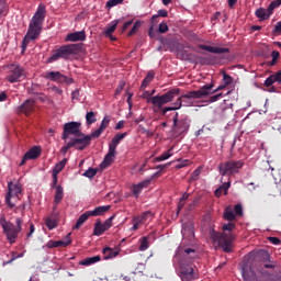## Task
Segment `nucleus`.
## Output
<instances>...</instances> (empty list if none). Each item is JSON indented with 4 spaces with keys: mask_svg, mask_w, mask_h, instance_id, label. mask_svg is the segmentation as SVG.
Masks as SVG:
<instances>
[{
    "mask_svg": "<svg viewBox=\"0 0 281 281\" xmlns=\"http://www.w3.org/2000/svg\"><path fill=\"white\" fill-rule=\"evenodd\" d=\"M181 93V89L179 88H172L162 95H155L153 97V93L150 91H145L142 95L147 102H150L153 104V111L154 113H159L161 111V106L165 104H168V102H172L177 95Z\"/></svg>",
    "mask_w": 281,
    "mask_h": 281,
    "instance_id": "obj_1",
    "label": "nucleus"
},
{
    "mask_svg": "<svg viewBox=\"0 0 281 281\" xmlns=\"http://www.w3.org/2000/svg\"><path fill=\"white\" fill-rule=\"evenodd\" d=\"M45 4H40L29 24V30L25 35L26 38L36 41V38L41 36V33L43 32V22L45 21Z\"/></svg>",
    "mask_w": 281,
    "mask_h": 281,
    "instance_id": "obj_2",
    "label": "nucleus"
},
{
    "mask_svg": "<svg viewBox=\"0 0 281 281\" xmlns=\"http://www.w3.org/2000/svg\"><path fill=\"white\" fill-rule=\"evenodd\" d=\"M214 89V85H205L199 90L189 91L184 94L180 95V100H182V106H194V100H201L205 98V95H210L212 90Z\"/></svg>",
    "mask_w": 281,
    "mask_h": 281,
    "instance_id": "obj_3",
    "label": "nucleus"
},
{
    "mask_svg": "<svg viewBox=\"0 0 281 281\" xmlns=\"http://www.w3.org/2000/svg\"><path fill=\"white\" fill-rule=\"evenodd\" d=\"M210 237L214 245L221 247L225 254H232V243H234V235L232 233H218L214 228L210 229Z\"/></svg>",
    "mask_w": 281,
    "mask_h": 281,
    "instance_id": "obj_4",
    "label": "nucleus"
},
{
    "mask_svg": "<svg viewBox=\"0 0 281 281\" xmlns=\"http://www.w3.org/2000/svg\"><path fill=\"white\" fill-rule=\"evenodd\" d=\"M78 52H82V44H68L60 46L55 50V53L49 57V63H55V60H68L69 56H76Z\"/></svg>",
    "mask_w": 281,
    "mask_h": 281,
    "instance_id": "obj_5",
    "label": "nucleus"
},
{
    "mask_svg": "<svg viewBox=\"0 0 281 281\" xmlns=\"http://www.w3.org/2000/svg\"><path fill=\"white\" fill-rule=\"evenodd\" d=\"M127 135H128V133H126V132L117 133L112 138L111 143L109 144V151L100 165L101 170L109 168V166H111V164H113V159H115V150H116L117 146L120 145V142H122V139H124V137H126Z\"/></svg>",
    "mask_w": 281,
    "mask_h": 281,
    "instance_id": "obj_6",
    "label": "nucleus"
},
{
    "mask_svg": "<svg viewBox=\"0 0 281 281\" xmlns=\"http://www.w3.org/2000/svg\"><path fill=\"white\" fill-rule=\"evenodd\" d=\"M244 166L245 162L243 160H229L226 162H221L218 165L220 175H222V177L237 175V172H239Z\"/></svg>",
    "mask_w": 281,
    "mask_h": 281,
    "instance_id": "obj_7",
    "label": "nucleus"
},
{
    "mask_svg": "<svg viewBox=\"0 0 281 281\" xmlns=\"http://www.w3.org/2000/svg\"><path fill=\"white\" fill-rule=\"evenodd\" d=\"M0 225L3 229V234L7 236V240H9L11 245L16 243V238L21 231H19L12 222L5 221V218H0Z\"/></svg>",
    "mask_w": 281,
    "mask_h": 281,
    "instance_id": "obj_8",
    "label": "nucleus"
},
{
    "mask_svg": "<svg viewBox=\"0 0 281 281\" xmlns=\"http://www.w3.org/2000/svg\"><path fill=\"white\" fill-rule=\"evenodd\" d=\"M91 139H98L95 136L86 135L85 133H79L75 137L70 139V143L72 144V148H76L77 150H85L87 146H91Z\"/></svg>",
    "mask_w": 281,
    "mask_h": 281,
    "instance_id": "obj_9",
    "label": "nucleus"
},
{
    "mask_svg": "<svg viewBox=\"0 0 281 281\" xmlns=\"http://www.w3.org/2000/svg\"><path fill=\"white\" fill-rule=\"evenodd\" d=\"M7 80L8 82H11V85L25 80V68L21 67L20 65L11 64Z\"/></svg>",
    "mask_w": 281,
    "mask_h": 281,
    "instance_id": "obj_10",
    "label": "nucleus"
},
{
    "mask_svg": "<svg viewBox=\"0 0 281 281\" xmlns=\"http://www.w3.org/2000/svg\"><path fill=\"white\" fill-rule=\"evenodd\" d=\"M21 183H13V182H8V192L5 195V203L10 210L14 207V203L12 202V198L16 196L19 199V195L21 194Z\"/></svg>",
    "mask_w": 281,
    "mask_h": 281,
    "instance_id": "obj_11",
    "label": "nucleus"
},
{
    "mask_svg": "<svg viewBox=\"0 0 281 281\" xmlns=\"http://www.w3.org/2000/svg\"><path fill=\"white\" fill-rule=\"evenodd\" d=\"M46 80L59 82L60 85H74V79L63 75L60 71H49L45 74Z\"/></svg>",
    "mask_w": 281,
    "mask_h": 281,
    "instance_id": "obj_12",
    "label": "nucleus"
},
{
    "mask_svg": "<svg viewBox=\"0 0 281 281\" xmlns=\"http://www.w3.org/2000/svg\"><path fill=\"white\" fill-rule=\"evenodd\" d=\"M80 126H81V124L79 122L66 123L64 125V132H63L61 139L67 140V139H69V135H74V137H76V135H79V133H82L80 131Z\"/></svg>",
    "mask_w": 281,
    "mask_h": 281,
    "instance_id": "obj_13",
    "label": "nucleus"
},
{
    "mask_svg": "<svg viewBox=\"0 0 281 281\" xmlns=\"http://www.w3.org/2000/svg\"><path fill=\"white\" fill-rule=\"evenodd\" d=\"M188 131H190V119H180V121L173 123V133L177 136L183 135V133H188Z\"/></svg>",
    "mask_w": 281,
    "mask_h": 281,
    "instance_id": "obj_14",
    "label": "nucleus"
},
{
    "mask_svg": "<svg viewBox=\"0 0 281 281\" xmlns=\"http://www.w3.org/2000/svg\"><path fill=\"white\" fill-rule=\"evenodd\" d=\"M180 278L183 281L194 280V268L190 265H186L183 262L180 263Z\"/></svg>",
    "mask_w": 281,
    "mask_h": 281,
    "instance_id": "obj_15",
    "label": "nucleus"
},
{
    "mask_svg": "<svg viewBox=\"0 0 281 281\" xmlns=\"http://www.w3.org/2000/svg\"><path fill=\"white\" fill-rule=\"evenodd\" d=\"M34 99H27L22 105L18 108V113H24V115H30L34 113Z\"/></svg>",
    "mask_w": 281,
    "mask_h": 281,
    "instance_id": "obj_16",
    "label": "nucleus"
},
{
    "mask_svg": "<svg viewBox=\"0 0 281 281\" xmlns=\"http://www.w3.org/2000/svg\"><path fill=\"white\" fill-rule=\"evenodd\" d=\"M66 41L68 43H78V42L87 41V33L85 31H77V32L70 33L66 36Z\"/></svg>",
    "mask_w": 281,
    "mask_h": 281,
    "instance_id": "obj_17",
    "label": "nucleus"
},
{
    "mask_svg": "<svg viewBox=\"0 0 281 281\" xmlns=\"http://www.w3.org/2000/svg\"><path fill=\"white\" fill-rule=\"evenodd\" d=\"M150 181L151 179H146L137 184H134L132 187L133 196H135V199H139V194H142V190H144V188H148L150 186Z\"/></svg>",
    "mask_w": 281,
    "mask_h": 281,
    "instance_id": "obj_18",
    "label": "nucleus"
},
{
    "mask_svg": "<svg viewBox=\"0 0 281 281\" xmlns=\"http://www.w3.org/2000/svg\"><path fill=\"white\" fill-rule=\"evenodd\" d=\"M198 47L199 49H204V52H210L211 54H229V48L225 47H214L205 44H200Z\"/></svg>",
    "mask_w": 281,
    "mask_h": 281,
    "instance_id": "obj_19",
    "label": "nucleus"
},
{
    "mask_svg": "<svg viewBox=\"0 0 281 281\" xmlns=\"http://www.w3.org/2000/svg\"><path fill=\"white\" fill-rule=\"evenodd\" d=\"M267 269H276V265L265 263L263 267L258 268L257 271H258V273H260V276H262V278H268L270 281L276 280V279H273V273H271Z\"/></svg>",
    "mask_w": 281,
    "mask_h": 281,
    "instance_id": "obj_20",
    "label": "nucleus"
},
{
    "mask_svg": "<svg viewBox=\"0 0 281 281\" xmlns=\"http://www.w3.org/2000/svg\"><path fill=\"white\" fill-rule=\"evenodd\" d=\"M110 123H111V116L105 115L103 117L99 128L95 130L94 132H92V137H95L98 139V137H100V135H102V133H104V130H106L109 127Z\"/></svg>",
    "mask_w": 281,
    "mask_h": 281,
    "instance_id": "obj_21",
    "label": "nucleus"
},
{
    "mask_svg": "<svg viewBox=\"0 0 281 281\" xmlns=\"http://www.w3.org/2000/svg\"><path fill=\"white\" fill-rule=\"evenodd\" d=\"M241 276L244 281H262L256 274V270L250 268V272L247 270L246 267L241 268Z\"/></svg>",
    "mask_w": 281,
    "mask_h": 281,
    "instance_id": "obj_22",
    "label": "nucleus"
},
{
    "mask_svg": "<svg viewBox=\"0 0 281 281\" xmlns=\"http://www.w3.org/2000/svg\"><path fill=\"white\" fill-rule=\"evenodd\" d=\"M63 199H65V190L63 189V186L58 184V187H56V191H55L53 210H56V207L59 205V203H63Z\"/></svg>",
    "mask_w": 281,
    "mask_h": 281,
    "instance_id": "obj_23",
    "label": "nucleus"
},
{
    "mask_svg": "<svg viewBox=\"0 0 281 281\" xmlns=\"http://www.w3.org/2000/svg\"><path fill=\"white\" fill-rule=\"evenodd\" d=\"M71 233H69L65 239L57 240V241H49L48 247L56 248V247H68V245H71Z\"/></svg>",
    "mask_w": 281,
    "mask_h": 281,
    "instance_id": "obj_24",
    "label": "nucleus"
},
{
    "mask_svg": "<svg viewBox=\"0 0 281 281\" xmlns=\"http://www.w3.org/2000/svg\"><path fill=\"white\" fill-rule=\"evenodd\" d=\"M111 210V205L98 206L93 211H88L90 216H104Z\"/></svg>",
    "mask_w": 281,
    "mask_h": 281,
    "instance_id": "obj_25",
    "label": "nucleus"
},
{
    "mask_svg": "<svg viewBox=\"0 0 281 281\" xmlns=\"http://www.w3.org/2000/svg\"><path fill=\"white\" fill-rule=\"evenodd\" d=\"M255 16H257L260 21H267L271 18V14L269 13L268 9L259 8L255 11Z\"/></svg>",
    "mask_w": 281,
    "mask_h": 281,
    "instance_id": "obj_26",
    "label": "nucleus"
},
{
    "mask_svg": "<svg viewBox=\"0 0 281 281\" xmlns=\"http://www.w3.org/2000/svg\"><path fill=\"white\" fill-rule=\"evenodd\" d=\"M90 216L91 214L89 213V211H86L85 213H82L77 220V223L74 226V229H80V227H82V225H85V223L89 221Z\"/></svg>",
    "mask_w": 281,
    "mask_h": 281,
    "instance_id": "obj_27",
    "label": "nucleus"
},
{
    "mask_svg": "<svg viewBox=\"0 0 281 281\" xmlns=\"http://www.w3.org/2000/svg\"><path fill=\"white\" fill-rule=\"evenodd\" d=\"M102 254L104 256V260H111V258H116V256H120V251L114 250L111 247L103 248Z\"/></svg>",
    "mask_w": 281,
    "mask_h": 281,
    "instance_id": "obj_28",
    "label": "nucleus"
},
{
    "mask_svg": "<svg viewBox=\"0 0 281 281\" xmlns=\"http://www.w3.org/2000/svg\"><path fill=\"white\" fill-rule=\"evenodd\" d=\"M41 157V147L34 146L26 154L25 159H38Z\"/></svg>",
    "mask_w": 281,
    "mask_h": 281,
    "instance_id": "obj_29",
    "label": "nucleus"
},
{
    "mask_svg": "<svg viewBox=\"0 0 281 281\" xmlns=\"http://www.w3.org/2000/svg\"><path fill=\"white\" fill-rule=\"evenodd\" d=\"M223 218L225 221H229V222L236 221V214H235L234 207H232V205L225 207Z\"/></svg>",
    "mask_w": 281,
    "mask_h": 281,
    "instance_id": "obj_30",
    "label": "nucleus"
},
{
    "mask_svg": "<svg viewBox=\"0 0 281 281\" xmlns=\"http://www.w3.org/2000/svg\"><path fill=\"white\" fill-rule=\"evenodd\" d=\"M102 260V257L100 255L94 257H88L79 262V265H82L83 267H91V265H95V262H100Z\"/></svg>",
    "mask_w": 281,
    "mask_h": 281,
    "instance_id": "obj_31",
    "label": "nucleus"
},
{
    "mask_svg": "<svg viewBox=\"0 0 281 281\" xmlns=\"http://www.w3.org/2000/svg\"><path fill=\"white\" fill-rule=\"evenodd\" d=\"M229 188H232V182H224L218 189L215 190V196H222L223 194H227Z\"/></svg>",
    "mask_w": 281,
    "mask_h": 281,
    "instance_id": "obj_32",
    "label": "nucleus"
},
{
    "mask_svg": "<svg viewBox=\"0 0 281 281\" xmlns=\"http://www.w3.org/2000/svg\"><path fill=\"white\" fill-rule=\"evenodd\" d=\"M151 80H155V71L150 70L142 82L140 90L144 91Z\"/></svg>",
    "mask_w": 281,
    "mask_h": 281,
    "instance_id": "obj_33",
    "label": "nucleus"
},
{
    "mask_svg": "<svg viewBox=\"0 0 281 281\" xmlns=\"http://www.w3.org/2000/svg\"><path fill=\"white\" fill-rule=\"evenodd\" d=\"M67 158H64L59 162H57L53 169V175H58L59 172H63L65 169V166H67Z\"/></svg>",
    "mask_w": 281,
    "mask_h": 281,
    "instance_id": "obj_34",
    "label": "nucleus"
},
{
    "mask_svg": "<svg viewBox=\"0 0 281 281\" xmlns=\"http://www.w3.org/2000/svg\"><path fill=\"white\" fill-rule=\"evenodd\" d=\"M120 23L119 20L113 21L111 24H109V26L106 27L104 34L108 37H111V35L113 34V32H115V30H117V24Z\"/></svg>",
    "mask_w": 281,
    "mask_h": 281,
    "instance_id": "obj_35",
    "label": "nucleus"
},
{
    "mask_svg": "<svg viewBox=\"0 0 281 281\" xmlns=\"http://www.w3.org/2000/svg\"><path fill=\"white\" fill-rule=\"evenodd\" d=\"M104 226H102V223L100 221H98L95 224H94V229H93V235L94 236H102V234H104Z\"/></svg>",
    "mask_w": 281,
    "mask_h": 281,
    "instance_id": "obj_36",
    "label": "nucleus"
},
{
    "mask_svg": "<svg viewBox=\"0 0 281 281\" xmlns=\"http://www.w3.org/2000/svg\"><path fill=\"white\" fill-rule=\"evenodd\" d=\"M148 218H153V212L150 211H146L142 215L137 216L136 221H138V223H146Z\"/></svg>",
    "mask_w": 281,
    "mask_h": 281,
    "instance_id": "obj_37",
    "label": "nucleus"
},
{
    "mask_svg": "<svg viewBox=\"0 0 281 281\" xmlns=\"http://www.w3.org/2000/svg\"><path fill=\"white\" fill-rule=\"evenodd\" d=\"M159 16L166 19V16H168V11L166 9L158 10V14L151 16V23H157V19H159Z\"/></svg>",
    "mask_w": 281,
    "mask_h": 281,
    "instance_id": "obj_38",
    "label": "nucleus"
},
{
    "mask_svg": "<svg viewBox=\"0 0 281 281\" xmlns=\"http://www.w3.org/2000/svg\"><path fill=\"white\" fill-rule=\"evenodd\" d=\"M86 122H87L88 126H91V124H95V122H97L95 112H88L86 114Z\"/></svg>",
    "mask_w": 281,
    "mask_h": 281,
    "instance_id": "obj_39",
    "label": "nucleus"
},
{
    "mask_svg": "<svg viewBox=\"0 0 281 281\" xmlns=\"http://www.w3.org/2000/svg\"><path fill=\"white\" fill-rule=\"evenodd\" d=\"M172 165V162H167V164H165V165H158L157 167H156V170H158L156 173H154L153 176H151V178H149V179H155V177H159V172H161L162 170H166V168H168L169 166H171Z\"/></svg>",
    "mask_w": 281,
    "mask_h": 281,
    "instance_id": "obj_40",
    "label": "nucleus"
},
{
    "mask_svg": "<svg viewBox=\"0 0 281 281\" xmlns=\"http://www.w3.org/2000/svg\"><path fill=\"white\" fill-rule=\"evenodd\" d=\"M8 15V2L5 0H0V16Z\"/></svg>",
    "mask_w": 281,
    "mask_h": 281,
    "instance_id": "obj_41",
    "label": "nucleus"
},
{
    "mask_svg": "<svg viewBox=\"0 0 281 281\" xmlns=\"http://www.w3.org/2000/svg\"><path fill=\"white\" fill-rule=\"evenodd\" d=\"M171 153L172 149L162 153L160 156L155 158V161H166V159H170V156L172 155Z\"/></svg>",
    "mask_w": 281,
    "mask_h": 281,
    "instance_id": "obj_42",
    "label": "nucleus"
},
{
    "mask_svg": "<svg viewBox=\"0 0 281 281\" xmlns=\"http://www.w3.org/2000/svg\"><path fill=\"white\" fill-rule=\"evenodd\" d=\"M115 218V215H112L111 217H109L103 224V229L105 232H109V229H111L113 227V220Z\"/></svg>",
    "mask_w": 281,
    "mask_h": 281,
    "instance_id": "obj_43",
    "label": "nucleus"
},
{
    "mask_svg": "<svg viewBox=\"0 0 281 281\" xmlns=\"http://www.w3.org/2000/svg\"><path fill=\"white\" fill-rule=\"evenodd\" d=\"M280 7H281V0L272 1L268 7L269 14H273V10H276V8H280Z\"/></svg>",
    "mask_w": 281,
    "mask_h": 281,
    "instance_id": "obj_44",
    "label": "nucleus"
},
{
    "mask_svg": "<svg viewBox=\"0 0 281 281\" xmlns=\"http://www.w3.org/2000/svg\"><path fill=\"white\" fill-rule=\"evenodd\" d=\"M95 175H98V169L89 168L88 170L85 171L83 177H87L88 179H93Z\"/></svg>",
    "mask_w": 281,
    "mask_h": 281,
    "instance_id": "obj_45",
    "label": "nucleus"
},
{
    "mask_svg": "<svg viewBox=\"0 0 281 281\" xmlns=\"http://www.w3.org/2000/svg\"><path fill=\"white\" fill-rule=\"evenodd\" d=\"M222 76H223V82L224 85L227 87L228 85H232V82H234V78H232V76L227 75V72L222 71Z\"/></svg>",
    "mask_w": 281,
    "mask_h": 281,
    "instance_id": "obj_46",
    "label": "nucleus"
},
{
    "mask_svg": "<svg viewBox=\"0 0 281 281\" xmlns=\"http://www.w3.org/2000/svg\"><path fill=\"white\" fill-rule=\"evenodd\" d=\"M223 232H234L236 229V224L234 222H228L222 226Z\"/></svg>",
    "mask_w": 281,
    "mask_h": 281,
    "instance_id": "obj_47",
    "label": "nucleus"
},
{
    "mask_svg": "<svg viewBox=\"0 0 281 281\" xmlns=\"http://www.w3.org/2000/svg\"><path fill=\"white\" fill-rule=\"evenodd\" d=\"M142 27V22L136 21L132 27V30L128 32V36H134V34H137V31Z\"/></svg>",
    "mask_w": 281,
    "mask_h": 281,
    "instance_id": "obj_48",
    "label": "nucleus"
},
{
    "mask_svg": "<svg viewBox=\"0 0 281 281\" xmlns=\"http://www.w3.org/2000/svg\"><path fill=\"white\" fill-rule=\"evenodd\" d=\"M148 249V237L140 238L139 251H146Z\"/></svg>",
    "mask_w": 281,
    "mask_h": 281,
    "instance_id": "obj_49",
    "label": "nucleus"
},
{
    "mask_svg": "<svg viewBox=\"0 0 281 281\" xmlns=\"http://www.w3.org/2000/svg\"><path fill=\"white\" fill-rule=\"evenodd\" d=\"M120 3H124V0H109L106 2V8L111 10V8H115V5H120Z\"/></svg>",
    "mask_w": 281,
    "mask_h": 281,
    "instance_id": "obj_50",
    "label": "nucleus"
},
{
    "mask_svg": "<svg viewBox=\"0 0 281 281\" xmlns=\"http://www.w3.org/2000/svg\"><path fill=\"white\" fill-rule=\"evenodd\" d=\"M168 30H169L168 23L162 22L159 24L158 34H166V32H168Z\"/></svg>",
    "mask_w": 281,
    "mask_h": 281,
    "instance_id": "obj_51",
    "label": "nucleus"
},
{
    "mask_svg": "<svg viewBox=\"0 0 281 281\" xmlns=\"http://www.w3.org/2000/svg\"><path fill=\"white\" fill-rule=\"evenodd\" d=\"M233 212H235V216H243V204H236Z\"/></svg>",
    "mask_w": 281,
    "mask_h": 281,
    "instance_id": "obj_52",
    "label": "nucleus"
},
{
    "mask_svg": "<svg viewBox=\"0 0 281 281\" xmlns=\"http://www.w3.org/2000/svg\"><path fill=\"white\" fill-rule=\"evenodd\" d=\"M46 227H48L49 229H56V222L52 218H46L45 222Z\"/></svg>",
    "mask_w": 281,
    "mask_h": 281,
    "instance_id": "obj_53",
    "label": "nucleus"
},
{
    "mask_svg": "<svg viewBox=\"0 0 281 281\" xmlns=\"http://www.w3.org/2000/svg\"><path fill=\"white\" fill-rule=\"evenodd\" d=\"M158 33L159 32L155 30L154 25H151L148 30V36H150V38H156Z\"/></svg>",
    "mask_w": 281,
    "mask_h": 281,
    "instance_id": "obj_54",
    "label": "nucleus"
},
{
    "mask_svg": "<svg viewBox=\"0 0 281 281\" xmlns=\"http://www.w3.org/2000/svg\"><path fill=\"white\" fill-rule=\"evenodd\" d=\"M126 83H124V81H120L116 90H115V95H120L122 93V91L124 90Z\"/></svg>",
    "mask_w": 281,
    "mask_h": 281,
    "instance_id": "obj_55",
    "label": "nucleus"
},
{
    "mask_svg": "<svg viewBox=\"0 0 281 281\" xmlns=\"http://www.w3.org/2000/svg\"><path fill=\"white\" fill-rule=\"evenodd\" d=\"M137 273L131 272L128 276L123 277V280L125 281H137L136 278Z\"/></svg>",
    "mask_w": 281,
    "mask_h": 281,
    "instance_id": "obj_56",
    "label": "nucleus"
},
{
    "mask_svg": "<svg viewBox=\"0 0 281 281\" xmlns=\"http://www.w3.org/2000/svg\"><path fill=\"white\" fill-rule=\"evenodd\" d=\"M222 98H223V93H218V94L210 97L209 102H211V103L218 102V100H221Z\"/></svg>",
    "mask_w": 281,
    "mask_h": 281,
    "instance_id": "obj_57",
    "label": "nucleus"
},
{
    "mask_svg": "<svg viewBox=\"0 0 281 281\" xmlns=\"http://www.w3.org/2000/svg\"><path fill=\"white\" fill-rule=\"evenodd\" d=\"M168 111H177V108L176 106H166V108L161 106V109H160V112L162 115H166V113H168Z\"/></svg>",
    "mask_w": 281,
    "mask_h": 281,
    "instance_id": "obj_58",
    "label": "nucleus"
},
{
    "mask_svg": "<svg viewBox=\"0 0 281 281\" xmlns=\"http://www.w3.org/2000/svg\"><path fill=\"white\" fill-rule=\"evenodd\" d=\"M69 148H74V144H71V140H69L63 148H61V153L64 155H67V151L69 150Z\"/></svg>",
    "mask_w": 281,
    "mask_h": 281,
    "instance_id": "obj_59",
    "label": "nucleus"
},
{
    "mask_svg": "<svg viewBox=\"0 0 281 281\" xmlns=\"http://www.w3.org/2000/svg\"><path fill=\"white\" fill-rule=\"evenodd\" d=\"M30 41H32V40L24 36L23 42H22V53L25 52V49H27V45H30Z\"/></svg>",
    "mask_w": 281,
    "mask_h": 281,
    "instance_id": "obj_60",
    "label": "nucleus"
},
{
    "mask_svg": "<svg viewBox=\"0 0 281 281\" xmlns=\"http://www.w3.org/2000/svg\"><path fill=\"white\" fill-rule=\"evenodd\" d=\"M273 82H276V80L273 79V75H271L270 77H268L265 81V87H271L273 85Z\"/></svg>",
    "mask_w": 281,
    "mask_h": 281,
    "instance_id": "obj_61",
    "label": "nucleus"
},
{
    "mask_svg": "<svg viewBox=\"0 0 281 281\" xmlns=\"http://www.w3.org/2000/svg\"><path fill=\"white\" fill-rule=\"evenodd\" d=\"M173 106L176 108L177 111L183 106V101L181 100V97L177 99V101L173 103Z\"/></svg>",
    "mask_w": 281,
    "mask_h": 281,
    "instance_id": "obj_62",
    "label": "nucleus"
},
{
    "mask_svg": "<svg viewBox=\"0 0 281 281\" xmlns=\"http://www.w3.org/2000/svg\"><path fill=\"white\" fill-rule=\"evenodd\" d=\"M269 243L272 245H280L281 240L278 237H268Z\"/></svg>",
    "mask_w": 281,
    "mask_h": 281,
    "instance_id": "obj_63",
    "label": "nucleus"
},
{
    "mask_svg": "<svg viewBox=\"0 0 281 281\" xmlns=\"http://www.w3.org/2000/svg\"><path fill=\"white\" fill-rule=\"evenodd\" d=\"M274 82H279L281 85V70H279L276 75H272Z\"/></svg>",
    "mask_w": 281,
    "mask_h": 281,
    "instance_id": "obj_64",
    "label": "nucleus"
}]
</instances>
